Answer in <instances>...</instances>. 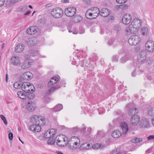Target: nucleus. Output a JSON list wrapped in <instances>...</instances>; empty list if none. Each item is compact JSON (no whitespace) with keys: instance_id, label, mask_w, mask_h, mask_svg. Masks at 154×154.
Segmentation results:
<instances>
[{"instance_id":"1","label":"nucleus","mask_w":154,"mask_h":154,"mask_svg":"<svg viewBox=\"0 0 154 154\" xmlns=\"http://www.w3.org/2000/svg\"><path fill=\"white\" fill-rule=\"evenodd\" d=\"M99 9L97 7L91 8L86 11L85 16L88 19H95L99 14Z\"/></svg>"},{"instance_id":"2","label":"nucleus","mask_w":154,"mask_h":154,"mask_svg":"<svg viewBox=\"0 0 154 154\" xmlns=\"http://www.w3.org/2000/svg\"><path fill=\"white\" fill-rule=\"evenodd\" d=\"M57 132L55 129H51L47 131L44 134V137L45 138H48L47 143L48 144L52 145L54 143V135Z\"/></svg>"},{"instance_id":"3","label":"nucleus","mask_w":154,"mask_h":154,"mask_svg":"<svg viewBox=\"0 0 154 154\" xmlns=\"http://www.w3.org/2000/svg\"><path fill=\"white\" fill-rule=\"evenodd\" d=\"M55 142L59 146H64L67 145V138L62 135H58L54 140Z\"/></svg>"},{"instance_id":"4","label":"nucleus","mask_w":154,"mask_h":154,"mask_svg":"<svg viewBox=\"0 0 154 154\" xmlns=\"http://www.w3.org/2000/svg\"><path fill=\"white\" fill-rule=\"evenodd\" d=\"M51 13L52 16L54 18H59L63 16V12L60 8H56L52 10Z\"/></svg>"},{"instance_id":"5","label":"nucleus","mask_w":154,"mask_h":154,"mask_svg":"<svg viewBox=\"0 0 154 154\" xmlns=\"http://www.w3.org/2000/svg\"><path fill=\"white\" fill-rule=\"evenodd\" d=\"M76 11L75 8L74 7H68L65 9L64 14L67 17H72L75 14Z\"/></svg>"},{"instance_id":"6","label":"nucleus","mask_w":154,"mask_h":154,"mask_svg":"<svg viewBox=\"0 0 154 154\" xmlns=\"http://www.w3.org/2000/svg\"><path fill=\"white\" fill-rule=\"evenodd\" d=\"M140 41L139 37L137 35H133L130 37L128 40L129 44L131 45H136L138 44Z\"/></svg>"},{"instance_id":"7","label":"nucleus","mask_w":154,"mask_h":154,"mask_svg":"<svg viewBox=\"0 0 154 154\" xmlns=\"http://www.w3.org/2000/svg\"><path fill=\"white\" fill-rule=\"evenodd\" d=\"M145 49L149 52H152L154 51V42L151 40H149L145 45Z\"/></svg>"},{"instance_id":"8","label":"nucleus","mask_w":154,"mask_h":154,"mask_svg":"<svg viewBox=\"0 0 154 154\" xmlns=\"http://www.w3.org/2000/svg\"><path fill=\"white\" fill-rule=\"evenodd\" d=\"M126 107L131 108L129 112V115L130 116H134L136 115V114L138 112V111L135 107L134 104L132 103H130L126 105Z\"/></svg>"},{"instance_id":"9","label":"nucleus","mask_w":154,"mask_h":154,"mask_svg":"<svg viewBox=\"0 0 154 154\" xmlns=\"http://www.w3.org/2000/svg\"><path fill=\"white\" fill-rule=\"evenodd\" d=\"M141 20L138 18H135L133 20L131 23V25L137 31L141 27Z\"/></svg>"},{"instance_id":"10","label":"nucleus","mask_w":154,"mask_h":154,"mask_svg":"<svg viewBox=\"0 0 154 154\" xmlns=\"http://www.w3.org/2000/svg\"><path fill=\"white\" fill-rule=\"evenodd\" d=\"M132 20V16L129 14H124L122 17V23L125 25L129 24Z\"/></svg>"},{"instance_id":"11","label":"nucleus","mask_w":154,"mask_h":154,"mask_svg":"<svg viewBox=\"0 0 154 154\" xmlns=\"http://www.w3.org/2000/svg\"><path fill=\"white\" fill-rule=\"evenodd\" d=\"M35 124L31 125L29 129L33 132H38L41 131V127L40 125H38L39 123H38L37 121H35Z\"/></svg>"},{"instance_id":"12","label":"nucleus","mask_w":154,"mask_h":154,"mask_svg":"<svg viewBox=\"0 0 154 154\" xmlns=\"http://www.w3.org/2000/svg\"><path fill=\"white\" fill-rule=\"evenodd\" d=\"M146 54L145 51L140 52L137 56V60L140 63L144 62L146 59Z\"/></svg>"},{"instance_id":"13","label":"nucleus","mask_w":154,"mask_h":154,"mask_svg":"<svg viewBox=\"0 0 154 154\" xmlns=\"http://www.w3.org/2000/svg\"><path fill=\"white\" fill-rule=\"evenodd\" d=\"M38 30V27L36 26H32L28 28L27 32L29 35H33L36 34Z\"/></svg>"},{"instance_id":"14","label":"nucleus","mask_w":154,"mask_h":154,"mask_svg":"<svg viewBox=\"0 0 154 154\" xmlns=\"http://www.w3.org/2000/svg\"><path fill=\"white\" fill-rule=\"evenodd\" d=\"M17 94L18 96L22 99H26V98L32 99L34 98L33 96H32V94H29L28 96H26L25 94L22 91H19L17 92Z\"/></svg>"},{"instance_id":"15","label":"nucleus","mask_w":154,"mask_h":154,"mask_svg":"<svg viewBox=\"0 0 154 154\" xmlns=\"http://www.w3.org/2000/svg\"><path fill=\"white\" fill-rule=\"evenodd\" d=\"M11 60L12 63L14 65L19 66L20 64V59L18 57L15 56L12 57Z\"/></svg>"},{"instance_id":"16","label":"nucleus","mask_w":154,"mask_h":154,"mask_svg":"<svg viewBox=\"0 0 154 154\" xmlns=\"http://www.w3.org/2000/svg\"><path fill=\"white\" fill-rule=\"evenodd\" d=\"M26 109L30 111H33L35 107V103L32 101L28 102L26 104Z\"/></svg>"},{"instance_id":"17","label":"nucleus","mask_w":154,"mask_h":154,"mask_svg":"<svg viewBox=\"0 0 154 154\" xmlns=\"http://www.w3.org/2000/svg\"><path fill=\"white\" fill-rule=\"evenodd\" d=\"M110 13V11L108 9L104 8L100 11L99 14L101 17H106L109 15Z\"/></svg>"},{"instance_id":"18","label":"nucleus","mask_w":154,"mask_h":154,"mask_svg":"<svg viewBox=\"0 0 154 154\" xmlns=\"http://www.w3.org/2000/svg\"><path fill=\"white\" fill-rule=\"evenodd\" d=\"M80 142L76 141L72 143H69V144L68 145L69 148L72 150L76 149L79 146Z\"/></svg>"},{"instance_id":"19","label":"nucleus","mask_w":154,"mask_h":154,"mask_svg":"<svg viewBox=\"0 0 154 154\" xmlns=\"http://www.w3.org/2000/svg\"><path fill=\"white\" fill-rule=\"evenodd\" d=\"M125 31L127 33V35H130L131 33H134L135 32L137 31V30L134 28L133 27L130 25L129 27H127Z\"/></svg>"},{"instance_id":"20","label":"nucleus","mask_w":154,"mask_h":154,"mask_svg":"<svg viewBox=\"0 0 154 154\" xmlns=\"http://www.w3.org/2000/svg\"><path fill=\"white\" fill-rule=\"evenodd\" d=\"M125 31L127 33V35H130L131 33H134L135 32L137 31V30L134 28L133 27L130 25L129 27H127Z\"/></svg>"},{"instance_id":"21","label":"nucleus","mask_w":154,"mask_h":154,"mask_svg":"<svg viewBox=\"0 0 154 154\" xmlns=\"http://www.w3.org/2000/svg\"><path fill=\"white\" fill-rule=\"evenodd\" d=\"M121 127L122 130L123 135H124L128 130V126L125 122H122L121 124Z\"/></svg>"},{"instance_id":"22","label":"nucleus","mask_w":154,"mask_h":154,"mask_svg":"<svg viewBox=\"0 0 154 154\" xmlns=\"http://www.w3.org/2000/svg\"><path fill=\"white\" fill-rule=\"evenodd\" d=\"M140 121V117L137 116H134L131 118V122L133 125H135L138 124Z\"/></svg>"},{"instance_id":"23","label":"nucleus","mask_w":154,"mask_h":154,"mask_svg":"<svg viewBox=\"0 0 154 154\" xmlns=\"http://www.w3.org/2000/svg\"><path fill=\"white\" fill-rule=\"evenodd\" d=\"M32 77V74L29 72H27L23 74L21 78L24 80H28V79H31Z\"/></svg>"},{"instance_id":"24","label":"nucleus","mask_w":154,"mask_h":154,"mask_svg":"<svg viewBox=\"0 0 154 154\" xmlns=\"http://www.w3.org/2000/svg\"><path fill=\"white\" fill-rule=\"evenodd\" d=\"M27 44L29 45H33L37 43V39L35 37L29 38L26 41Z\"/></svg>"},{"instance_id":"25","label":"nucleus","mask_w":154,"mask_h":154,"mask_svg":"<svg viewBox=\"0 0 154 154\" xmlns=\"http://www.w3.org/2000/svg\"><path fill=\"white\" fill-rule=\"evenodd\" d=\"M24 46L23 44H18L16 47L15 51L16 52L20 53L24 49Z\"/></svg>"},{"instance_id":"26","label":"nucleus","mask_w":154,"mask_h":154,"mask_svg":"<svg viewBox=\"0 0 154 154\" xmlns=\"http://www.w3.org/2000/svg\"><path fill=\"white\" fill-rule=\"evenodd\" d=\"M31 63L32 60H25L21 66V68L23 69L28 68L31 65Z\"/></svg>"},{"instance_id":"27","label":"nucleus","mask_w":154,"mask_h":154,"mask_svg":"<svg viewBox=\"0 0 154 154\" xmlns=\"http://www.w3.org/2000/svg\"><path fill=\"white\" fill-rule=\"evenodd\" d=\"M140 125L142 128H147L149 125V122L147 119H144V120H141Z\"/></svg>"},{"instance_id":"28","label":"nucleus","mask_w":154,"mask_h":154,"mask_svg":"<svg viewBox=\"0 0 154 154\" xmlns=\"http://www.w3.org/2000/svg\"><path fill=\"white\" fill-rule=\"evenodd\" d=\"M58 81V79L57 77H52L50 79L48 84V87H50L51 86L53 85V84L57 83Z\"/></svg>"},{"instance_id":"29","label":"nucleus","mask_w":154,"mask_h":154,"mask_svg":"<svg viewBox=\"0 0 154 154\" xmlns=\"http://www.w3.org/2000/svg\"><path fill=\"white\" fill-rule=\"evenodd\" d=\"M132 57L130 55H126L122 57L120 59V62L122 63H124L128 60L131 59Z\"/></svg>"},{"instance_id":"30","label":"nucleus","mask_w":154,"mask_h":154,"mask_svg":"<svg viewBox=\"0 0 154 154\" xmlns=\"http://www.w3.org/2000/svg\"><path fill=\"white\" fill-rule=\"evenodd\" d=\"M122 135V133L118 130L114 131L112 134V136L114 138H117Z\"/></svg>"},{"instance_id":"31","label":"nucleus","mask_w":154,"mask_h":154,"mask_svg":"<svg viewBox=\"0 0 154 154\" xmlns=\"http://www.w3.org/2000/svg\"><path fill=\"white\" fill-rule=\"evenodd\" d=\"M62 85H59L58 84L57 86H54L51 88L46 93V94H50L51 93L53 92L55 90L60 88Z\"/></svg>"},{"instance_id":"32","label":"nucleus","mask_w":154,"mask_h":154,"mask_svg":"<svg viewBox=\"0 0 154 154\" xmlns=\"http://www.w3.org/2000/svg\"><path fill=\"white\" fill-rule=\"evenodd\" d=\"M91 145L89 143H85L82 144L80 146V148L82 149H88L91 148Z\"/></svg>"},{"instance_id":"33","label":"nucleus","mask_w":154,"mask_h":154,"mask_svg":"<svg viewBox=\"0 0 154 154\" xmlns=\"http://www.w3.org/2000/svg\"><path fill=\"white\" fill-rule=\"evenodd\" d=\"M77 141L78 142L80 141L79 139L76 136H73L71 137V138L69 140H67V145L69 144V143H72L73 142H75Z\"/></svg>"},{"instance_id":"34","label":"nucleus","mask_w":154,"mask_h":154,"mask_svg":"<svg viewBox=\"0 0 154 154\" xmlns=\"http://www.w3.org/2000/svg\"><path fill=\"white\" fill-rule=\"evenodd\" d=\"M28 8L27 5H24L20 7L18 9V12L20 13H23Z\"/></svg>"},{"instance_id":"35","label":"nucleus","mask_w":154,"mask_h":154,"mask_svg":"<svg viewBox=\"0 0 154 154\" xmlns=\"http://www.w3.org/2000/svg\"><path fill=\"white\" fill-rule=\"evenodd\" d=\"M31 87V88H32V87H33V86L32 85H31V84L30 85H28V86L26 87V88L24 91L25 92L29 93L31 91H34L35 90V88H34L33 89H30L29 88V87Z\"/></svg>"},{"instance_id":"36","label":"nucleus","mask_w":154,"mask_h":154,"mask_svg":"<svg viewBox=\"0 0 154 154\" xmlns=\"http://www.w3.org/2000/svg\"><path fill=\"white\" fill-rule=\"evenodd\" d=\"M63 108V106L61 104H58L56 105L54 108V112H57L60 111Z\"/></svg>"},{"instance_id":"37","label":"nucleus","mask_w":154,"mask_h":154,"mask_svg":"<svg viewBox=\"0 0 154 154\" xmlns=\"http://www.w3.org/2000/svg\"><path fill=\"white\" fill-rule=\"evenodd\" d=\"M103 146H102L100 144L96 143L93 145L92 146V147L94 149H97L100 148L102 149L103 147H105V146H104V147Z\"/></svg>"},{"instance_id":"38","label":"nucleus","mask_w":154,"mask_h":154,"mask_svg":"<svg viewBox=\"0 0 154 154\" xmlns=\"http://www.w3.org/2000/svg\"><path fill=\"white\" fill-rule=\"evenodd\" d=\"M81 19V17L78 16H75L72 18V20L74 22H79Z\"/></svg>"},{"instance_id":"39","label":"nucleus","mask_w":154,"mask_h":154,"mask_svg":"<svg viewBox=\"0 0 154 154\" xmlns=\"http://www.w3.org/2000/svg\"><path fill=\"white\" fill-rule=\"evenodd\" d=\"M91 127H88V128L87 132H85V136L87 138L90 137V135L91 134Z\"/></svg>"},{"instance_id":"40","label":"nucleus","mask_w":154,"mask_h":154,"mask_svg":"<svg viewBox=\"0 0 154 154\" xmlns=\"http://www.w3.org/2000/svg\"><path fill=\"white\" fill-rule=\"evenodd\" d=\"M28 85H30L31 83L29 82H23L22 85H21V88L22 90L24 91L26 88V87L28 86Z\"/></svg>"},{"instance_id":"41","label":"nucleus","mask_w":154,"mask_h":154,"mask_svg":"<svg viewBox=\"0 0 154 154\" xmlns=\"http://www.w3.org/2000/svg\"><path fill=\"white\" fill-rule=\"evenodd\" d=\"M148 29L146 27H143L142 29L141 32L143 35H146L148 33Z\"/></svg>"},{"instance_id":"42","label":"nucleus","mask_w":154,"mask_h":154,"mask_svg":"<svg viewBox=\"0 0 154 154\" xmlns=\"http://www.w3.org/2000/svg\"><path fill=\"white\" fill-rule=\"evenodd\" d=\"M70 130L72 133H75L78 132L79 131H80V129L79 128L76 127L72 128H71Z\"/></svg>"},{"instance_id":"43","label":"nucleus","mask_w":154,"mask_h":154,"mask_svg":"<svg viewBox=\"0 0 154 154\" xmlns=\"http://www.w3.org/2000/svg\"><path fill=\"white\" fill-rule=\"evenodd\" d=\"M37 120L39 121L40 120L41 121L43 122L44 120V118L43 117H42V116L40 117H33L32 119V121H35V120Z\"/></svg>"},{"instance_id":"44","label":"nucleus","mask_w":154,"mask_h":154,"mask_svg":"<svg viewBox=\"0 0 154 154\" xmlns=\"http://www.w3.org/2000/svg\"><path fill=\"white\" fill-rule=\"evenodd\" d=\"M148 114L150 116H154V108H150L148 111Z\"/></svg>"},{"instance_id":"45","label":"nucleus","mask_w":154,"mask_h":154,"mask_svg":"<svg viewBox=\"0 0 154 154\" xmlns=\"http://www.w3.org/2000/svg\"><path fill=\"white\" fill-rule=\"evenodd\" d=\"M14 87L15 89H19L21 88V84L19 82H15L14 84Z\"/></svg>"},{"instance_id":"46","label":"nucleus","mask_w":154,"mask_h":154,"mask_svg":"<svg viewBox=\"0 0 154 154\" xmlns=\"http://www.w3.org/2000/svg\"><path fill=\"white\" fill-rule=\"evenodd\" d=\"M81 66L83 67H88V64L86 62V60H84L81 62Z\"/></svg>"},{"instance_id":"47","label":"nucleus","mask_w":154,"mask_h":154,"mask_svg":"<svg viewBox=\"0 0 154 154\" xmlns=\"http://www.w3.org/2000/svg\"><path fill=\"white\" fill-rule=\"evenodd\" d=\"M142 141L141 138H135L132 140V142L133 143H137L141 142Z\"/></svg>"},{"instance_id":"48","label":"nucleus","mask_w":154,"mask_h":154,"mask_svg":"<svg viewBox=\"0 0 154 154\" xmlns=\"http://www.w3.org/2000/svg\"><path fill=\"white\" fill-rule=\"evenodd\" d=\"M0 116L2 120L3 121L5 125H7L8 124L7 121L5 116L2 115H0Z\"/></svg>"},{"instance_id":"49","label":"nucleus","mask_w":154,"mask_h":154,"mask_svg":"<svg viewBox=\"0 0 154 154\" xmlns=\"http://www.w3.org/2000/svg\"><path fill=\"white\" fill-rule=\"evenodd\" d=\"M6 4L7 7H11L14 5L13 2H11V0H8L6 2Z\"/></svg>"},{"instance_id":"50","label":"nucleus","mask_w":154,"mask_h":154,"mask_svg":"<svg viewBox=\"0 0 154 154\" xmlns=\"http://www.w3.org/2000/svg\"><path fill=\"white\" fill-rule=\"evenodd\" d=\"M117 3L120 4H123L125 3L127 1V0H116Z\"/></svg>"},{"instance_id":"51","label":"nucleus","mask_w":154,"mask_h":154,"mask_svg":"<svg viewBox=\"0 0 154 154\" xmlns=\"http://www.w3.org/2000/svg\"><path fill=\"white\" fill-rule=\"evenodd\" d=\"M112 154H122V153L117 150H114L112 152Z\"/></svg>"},{"instance_id":"52","label":"nucleus","mask_w":154,"mask_h":154,"mask_svg":"<svg viewBox=\"0 0 154 154\" xmlns=\"http://www.w3.org/2000/svg\"><path fill=\"white\" fill-rule=\"evenodd\" d=\"M114 41V40L113 39H109L108 42V45H111L113 44Z\"/></svg>"},{"instance_id":"53","label":"nucleus","mask_w":154,"mask_h":154,"mask_svg":"<svg viewBox=\"0 0 154 154\" xmlns=\"http://www.w3.org/2000/svg\"><path fill=\"white\" fill-rule=\"evenodd\" d=\"M148 140H149L154 139V135H149L147 137Z\"/></svg>"},{"instance_id":"54","label":"nucleus","mask_w":154,"mask_h":154,"mask_svg":"<svg viewBox=\"0 0 154 154\" xmlns=\"http://www.w3.org/2000/svg\"><path fill=\"white\" fill-rule=\"evenodd\" d=\"M9 138L10 140H12L13 138V134L12 133L10 132L9 134Z\"/></svg>"},{"instance_id":"55","label":"nucleus","mask_w":154,"mask_h":154,"mask_svg":"<svg viewBox=\"0 0 154 154\" xmlns=\"http://www.w3.org/2000/svg\"><path fill=\"white\" fill-rule=\"evenodd\" d=\"M118 60V57L117 56H114L112 58V61H117Z\"/></svg>"},{"instance_id":"56","label":"nucleus","mask_w":154,"mask_h":154,"mask_svg":"<svg viewBox=\"0 0 154 154\" xmlns=\"http://www.w3.org/2000/svg\"><path fill=\"white\" fill-rule=\"evenodd\" d=\"M102 109L103 110V112H99V114H102L103 113H104V112H105L104 109H103V108H99L98 109V111H101L102 110Z\"/></svg>"},{"instance_id":"57","label":"nucleus","mask_w":154,"mask_h":154,"mask_svg":"<svg viewBox=\"0 0 154 154\" xmlns=\"http://www.w3.org/2000/svg\"><path fill=\"white\" fill-rule=\"evenodd\" d=\"M5 2V0H0V7L2 6Z\"/></svg>"},{"instance_id":"58","label":"nucleus","mask_w":154,"mask_h":154,"mask_svg":"<svg viewBox=\"0 0 154 154\" xmlns=\"http://www.w3.org/2000/svg\"><path fill=\"white\" fill-rule=\"evenodd\" d=\"M38 88H43L44 85L42 84H39L36 85Z\"/></svg>"},{"instance_id":"59","label":"nucleus","mask_w":154,"mask_h":154,"mask_svg":"<svg viewBox=\"0 0 154 154\" xmlns=\"http://www.w3.org/2000/svg\"><path fill=\"white\" fill-rule=\"evenodd\" d=\"M29 55L28 54L27 55L26 54L25 56V60H30L29 59Z\"/></svg>"},{"instance_id":"60","label":"nucleus","mask_w":154,"mask_h":154,"mask_svg":"<svg viewBox=\"0 0 154 154\" xmlns=\"http://www.w3.org/2000/svg\"><path fill=\"white\" fill-rule=\"evenodd\" d=\"M30 13L31 11H28L24 14V15L27 16Z\"/></svg>"},{"instance_id":"61","label":"nucleus","mask_w":154,"mask_h":154,"mask_svg":"<svg viewBox=\"0 0 154 154\" xmlns=\"http://www.w3.org/2000/svg\"><path fill=\"white\" fill-rule=\"evenodd\" d=\"M136 75V72L135 71L131 73V75L132 76L134 77Z\"/></svg>"},{"instance_id":"62","label":"nucleus","mask_w":154,"mask_h":154,"mask_svg":"<svg viewBox=\"0 0 154 154\" xmlns=\"http://www.w3.org/2000/svg\"><path fill=\"white\" fill-rule=\"evenodd\" d=\"M124 51L122 49H121L119 50V54H122L123 53Z\"/></svg>"},{"instance_id":"63","label":"nucleus","mask_w":154,"mask_h":154,"mask_svg":"<svg viewBox=\"0 0 154 154\" xmlns=\"http://www.w3.org/2000/svg\"><path fill=\"white\" fill-rule=\"evenodd\" d=\"M151 122L152 124L154 126V118L152 119Z\"/></svg>"},{"instance_id":"64","label":"nucleus","mask_w":154,"mask_h":154,"mask_svg":"<svg viewBox=\"0 0 154 154\" xmlns=\"http://www.w3.org/2000/svg\"><path fill=\"white\" fill-rule=\"evenodd\" d=\"M57 154H63L60 151H57Z\"/></svg>"}]
</instances>
